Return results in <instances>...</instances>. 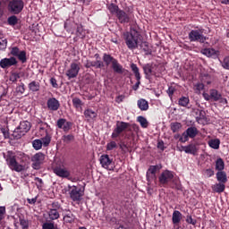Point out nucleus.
I'll return each instance as SVG.
<instances>
[{
  "label": "nucleus",
  "instance_id": "1a4fd4ad",
  "mask_svg": "<svg viewBox=\"0 0 229 229\" xmlns=\"http://www.w3.org/2000/svg\"><path fill=\"white\" fill-rule=\"evenodd\" d=\"M174 178V172H171L169 170H165L159 175L158 180H159L160 185H167L169 182H173Z\"/></svg>",
  "mask_w": 229,
  "mask_h": 229
},
{
  "label": "nucleus",
  "instance_id": "603ef678",
  "mask_svg": "<svg viewBox=\"0 0 229 229\" xmlns=\"http://www.w3.org/2000/svg\"><path fill=\"white\" fill-rule=\"evenodd\" d=\"M20 225L22 229L30 228V222L24 218H20Z\"/></svg>",
  "mask_w": 229,
  "mask_h": 229
},
{
  "label": "nucleus",
  "instance_id": "f8f14e48",
  "mask_svg": "<svg viewBox=\"0 0 229 229\" xmlns=\"http://www.w3.org/2000/svg\"><path fill=\"white\" fill-rule=\"evenodd\" d=\"M57 128L60 130H64V131L67 132L71 128H72V123L67 122V120L61 118L57 121Z\"/></svg>",
  "mask_w": 229,
  "mask_h": 229
},
{
  "label": "nucleus",
  "instance_id": "0e129e2a",
  "mask_svg": "<svg viewBox=\"0 0 229 229\" xmlns=\"http://www.w3.org/2000/svg\"><path fill=\"white\" fill-rule=\"evenodd\" d=\"M186 223H188V225H193V226H194L196 225L197 221L192 218V216L188 215L186 216Z\"/></svg>",
  "mask_w": 229,
  "mask_h": 229
},
{
  "label": "nucleus",
  "instance_id": "37998d69",
  "mask_svg": "<svg viewBox=\"0 0 229 229\" xmlns=\"http://www.w3.org/2000/svg\"><path fill=\"white\" fill-rule=\"evenodd\" d=\"M41 142L44 148H47V146L51 144V136L47 133L46 136L41 139Z\"/></svg>",
  "mask_w": 229,
  "mask_h": 229
},
{
  "label": "nucleus",
  "instance_id": "a878e982",
  "mask_svg": "<svg viewBox=\"0 0 229 229\" xmlns=\"http://www.w3.org/2000/svg\"><path fill=\"white\" fill-rule=\"evenodd\" d=\"M106 8L107 10H109L112 15H116L121 11V9H119V6L114 3L107 4Z\"/></svg>",
  "mask_w": 229,
  "mask_h": 229
},
{
  "label": "nucleus",
  "instance_id": "f257e3e1",
  "mask_svg": "<svg viewBox=\"0 0 229 229\" xmlns=\"http://www.w3.org/2000/svg\"><path fill=\"white\" fill-rule=\"evenodd\" d=\"M4 158L11 171H15L16 173H22V171H26V165L17 162V158L13 151H8L6 154H4Z\"/></svg>",
  "mask_w": 229,
  "mask_h": 229
},
{
  "label": "nucleus",
  "instance_id": "338daca9",
  "mask_svg": "<svg viewBox=\"0 0 229 229\" xmlns=\"http://www.w3.org/2000/svg\"><path fill=\"white\" fill-rule=\"evenodd\" d=\"M8 22L11 26H15L17 23V16H11L8 18Z\"/></svg>",
  "mask_w": 229,
  "mask_h": 229
},
{
  "label": "nucleus",
  "instance_id": "680f3d73",
  "mask_svg": "<svg viewBox=\"0 0 229 229\" xmlns=\"http://www.w3.org/2000/svg\"><path fill=\"white\" fill-rule=\"evenodd\" d=\"M21 50L19 49V47H14L11 48V55L13 56H19Z\"/></svg>",
  "mask_w": 229,
  "mask_h": 229
},
{
  "label": "nucleus",
  "instance_id": "7ed1b4c3",
  "mask_svg": "<svg viewBox=\"0 0 229 229\" xmlns=\"http://www.w3.org/2000/svg\"><path fill=\"white\" fill-rule=\"evenodd\" d=\"M8 12L13 15H18L24 9V1L10 0L7 5Z\"/></svg>",
  "mask_w": 229,
  "mask_h": 229
},
{
  "label": "nucleus",
  "instance_id": "6ab92c4d",
  "mask_svg": "<svg viewBox=\"0 0 229 229\" xmlns=\"http://www.w3.org/2000/svg\"><path fill=\"white\" fill-rule=\"evenodd\" d=\"M182 149L187 155H196L198 153V147L195 144H189L182 147Z\"/></svg>",
  "mask_w": 229,
  "mask_h": 229
},
{
  "label": "nucleus",
  "instance_id": "cd10ccee",
  "mask_svg": "<svg viewBox=\"0 0 229 229\" xmlns=\"http://www.w3.org/2000/svg\"><path fill=\"white\" fill-rule=\"evenodd\" d=\"M143 71L146 78H149L151 74L153 73V64H147L143 65Z\"/></svg>",
  "mask_w": 229,
  "mask_h": 229
},
{
  "label": "nucleus",
  "instance_id": "4c0bfd02",
  "mask_svg": "<svg viewBox=\"0 0 229 229\" xmlns=\"http://www.w3.org/2000/svg\"><path fill=\"white\" fill-rule=\"evenodd\" d=\"M221 144V140L219 139L211 140L208 141L209 148H212V149H217Z\"/></svg>",
  "mask_w": 229,
  "mask_h": 229
},
{
  "label": "nucleus",
  "instance_id": "5701e85b",
  "mask_svg": "<svg viewBox=\"0 0 229 229\" xmlns=\"http://www.w3.org/2000/svg\"><path fill=\"white\" fill-rule=\"evenodd\" d=\"M84 117L87 119V121H94V119L98 117V113L92 109H86L84 111Z\"/></svg>",
  "mask_w": 229,
  "mask_h": 229
},
{
  "label": "nucleus",
  "instance_id": "13d9d810",
  "mask_svg": "<svg viewBox=\"0 0 229 229\" xmlns=\"http://www.w3.org/2000/svg\"><path fill=\"white\" fill-rule=\"evenodd\" d=\"M117 148V143H115V141H111L109 143H107L106 145V149L107 151H112V149Z\"/></svg>",
  "mask_w": 229,
  "mask_h": 229
},
{
  "label": "nucleus",
  "instance_id": "bb28decb",
  "mask_svg": "<svg viewBox=\"0 0 229 229\" xmlns=\"http://www.w3.org/2000/svg\"><path fill=\"white\" fill-rule=\"evenodd\" d=\"M102 60H103L104 64L108 66V65H110V64L114 65V63L117 59L114 58V57H113L112 55H110L109 54H104Z\"/></svg>",
  "mask_w": 229,
  "mask_h": 229
},
{
  "label": "nucleus",
  "instance_id": "423d86ee",
  "mask_svg": "<svg viewBox=\"0 0 229 229\" xmlns=\"http://www.w3.org/2000/svg\"><path fill=\"white\" fill-rule=\"evenodd\" d=\"M70 198L72 201H80L83 198V191L78 186L68 185Z\"/></svg>",
  "mask_w": 229,
  "mask_h": 229
},
{
  "label": "nucleus",
  "instance_id": "a211bd4d",
  "mask_svg": "<svg viewBox=\"0 0 229 229\" xmlns=\"http://www.w3.org/2000/svg\"><path fill=\"white\" fill-rule=\"evenodd\" d=\"M99 160L104 169H108V167H110V165H112V159L108 155H102Z\"/></svg>",
  "mask_w": 229,
  "mask_h": 229
},
{
  "label": "nucleus",
  "instance_id": "20e7f679",
  "mask_svg": "<svg viewBox=\"0 0 229 229\" xmlns=\"http://www.w3.org/2000/svg\"><path fill=\"white\" fill-rule=\"evenodd\" d=\"M188 37L190 42H199L200 44H205V40H207V37L203 35V29L192 30L190 31Z\"/></svg>",
  "mask_w": 229,
  "mask_h": 229
},
{
  "label": "nucleus",
  "instance_id": "8fccbe9b",
  "mask_svg": "<svg viewBox=\"0 0 229 229\" xmlns=\"http://www.w3.org/2000/svg\"><path fill=\"white\" fill-rule=\"evenodd\" d=\"M181 128H182V123H174L171 124V130L174 133H176V131H180Z\"/></svg>",
  "mask_w": 229,
  "mask_h": 229
},
{
  "label": "nucleus",
  "instance_id": "58836bf2",
  "mask_svg": "<svg viewBox=\"0 0 229 229\" xmlns=\"http://www.w3.org/2000/svg\"><path fill=\"white\" fill-rule=\"evenodd\" d=\"M216 169L218 172L224 171L225 169V161H223V158H218L216 161Z\"/></svg>",
  "mask_w": 229,
  "mask_h": 229
},
{
  "label": "nucleus",
  "instance_id": "79ce46f5",
  "mask_svg": "<svg viewBox=\"0 0 229 229\" xmlns=\"http://www.w3.org/2000/svg\"><path fill=\"white\" fill-rule=\"evenodd\" d=\"M77 37H79L80 38H85L86 37V33H85V30H83V26L81 25H78L77 26V32H76Z\"/></svg>",
  "mask_w": 229,
  "mask_h": 229
},
{
  "label": "nucleus",
  "instance_id": "f704fd0d",
  "mask_svg": "<svg viewBox=\"0 0 229 229\" xmlns=\"http://www.w3.org/2000/svg\"><path fill=\"white\" fill-rule=\"evenodd\" d=\"M112 68L113 70L117 72V74H123V65H121V64H119V62L116 61L112 64Z\"/></svg>",
  "mask_w": 229,
  "mask_h": 229
},
{
  "label": "nucleus",
  "instance_id": "a18cd8bd",
  "mask_svg": "<svg viewBox=\"0 0 229 229\" xmlns=\"http://www.w3.org/2000/svg\"><path fill=\"white\" fill-rule=\"evenodd\" d=\"M42 140H34L32 141V147L36 151H38V149H42Z\"/></svg>",
  "mask_w": 229,
  "mask_h": 229
},
{
  "label": "nucleus",
  "instance_id": "412c9836",
  "mask_svg": "<svg viewBox=\"0 0 229 229\" xmlns=\"http://www.w3.org/2000/svg\"><path fill=\"white\" fill-rule=\"evenodd\" d=\"M18 128L21 131L23 135H26L31 130V123L28 121L21 122Z\"/></svg>",
  "mask_w": 229,
  "mask_h": 229
},
{
  "label": "nucleus",
  "instance_id": "dca6fc26",
  "mask_svg": "<svg viewBox=\"0 0 229 229\" xmlns=\"http://www.w3.org/2000/svg\"><path fill=\"white\" fill-rule=\"evenodd\" d=\"M86 69H90V67H95V69H103L105 67V63L100 60L90 61L87 60L85 64Z\"/></svg>",
  "mask_w": 229,
  "mask_h": 229
},
{
  "label": "nucleus",
  "instance_id": "2f4dec72",
  "mask_svg": "<svg viewBox=\"0 0 229 229\" xmlns=\"http://www.w3.org/2000/svg\"><path fill=\"white\" fill-rule=\"evenodd\" d=\"M212 189L215 192H218V193L225 192V182H218L213 185Z\"/></svg>",
  "mask_w": 229,
  "mask_h": 229
},
{
  "label": "nucleus",
  "instance_id": "f3484780",
  "mask_svg": "<svg viewBox=\"0 0 229 229\" xmlns=\"http://www.w3.org/2000/svg\"><path fill=\"white\" fill-rule=\"evenodd\" d=\"M54 173L60 178H69V176H71V173L67 169L62 168L60 166L54 168Z\"/></svg>",
  "mask_w": 229,
  "mask_h": 229
},
{
  "label": "nucleus",
  "instance_id": "69168bd1",
  "mask_svg": "<svg viewBox=\"0 0 229 229\" xmlns=\"http://www.w3.org/2000/svg\"><path fill=\"white\" fill-rule=\"evenodd\" d=\"M19 78H21V75L19 73L13 72L10 76V81L15 82L17 81V80H19Z\"/></svg>",
  "mask_w": 229,
  "mask_h": 229
},
{
  "label": "nucleus",
  "instance_id": "b1692460",
  "mask_svg": "<svg viewBox=\"0 0 229 229\" xmlns=\"http://www.w3.org/2000/svg\"><path fill=\"white\" fill-rule=\"evenodd\" d=\"M182 221V213L178 210H174L172 215V223L173 225H180Z\"/></svg>",
  "mask_w": 229,
  "mask_h": 229
},
{
  "label": "nucleus",
  "instance_id": "c756f323",
  "mask_svg": "<svg viewBox=\"0 0 229 229\" xmlns=\"http://www.w3.org/2000/svg\"><path fill=\"white\" fill-rule=\"evenodd\" d=\"M45 158H46V156H44V154L38 152L32 157L31 160H32V162H38L39 164H43Z\"/></svg>",
  "mask_w": 229,
  "mask_h": 229
},
{
  "label": "nucleus",
  "instance_id": "6e6552de",
  "mask_svg": "<svg viewBox=\"0 0 229 229\" xmlns=\"http://www.w3.org/2000/svg\"><path fill=\"white\" fill-rule=\"evenodd\" d=\"M51 207L52 208H48L47 211V216L50 221H56V219H60V212H58L60 204H58V202H53Z\"/></svg>",
  "mask_w": 229,
  "mask_h": 229
},
{
  "label": "nucleus",
  "instance_id": "ddd939ff",
  "mask_svg": "<svg viewBox=\"0 0 229 229\" xmlns=\"http://www.w3.org/2000/svg\"><path fill=\"white\" fill-rule=\"evenodd\" d=\"M116 17L120 22V24H128L130 22V13H126V12L120 9L117 13Z\"/></svg>",
  "mask_w": 229,
  "mask_h": 229
},
{
  "label": "nucleus",
  "instance_id": "7c9ffc66",
  "mask_svg": "<svg viewBox=\"0 0 229 229\" xmlns=\"http://www.w3.org/2000/svg\"><path fill=\"white\" fill-rule=\"evenodd\" d=\"M209 97L211 99H213V101H219L221 99V93H219V91L216 89H210Z\"/></svg>",
  "mask_w": 229,
  "mask_h": 229
},
{
  "label": "nucleus",
  "instance_id": "4be33fe9",
  "mask_svg": "<svg viewBox=\"0 0 229 229\" xmlns=\"http://www.w3.org/2000/svg\"><path fill=\"white\" fill-rule=\"evenodd\" d=\"M138 108L141 110V112H147V110H149V103L148 100L144 98H140L137 101Z\"/></svg>",
  "mask_w": 229,
  "mask_h": 229
},
{
  "label": "nucleus",
  "instance_id": "4d7b16f0",
  "mask_svg": "<svg viewBox=\"0 0 229 229\" xmlns=\"http://www.w3.org/2000/svg\"><path fill=\"white\" fill-rule=\"evenodd\" d=\"M34 180L36 182V185H37L38 189H42V187H44V181H42L41 178L35 177Z\"/></svg>",
  "mask_w": 229,
  "mask_h": 229
},
{
  "label": "nucleus",
  "instance_id": "5fc2aeb1",
  "mask_svg": "<svg viewBox=\"0 0 229 229\" xmlns=\"http://www.w3.org/2000/svg\"><path fill=\"white\" fill-rule=\"evenodd\" d=\"M157 169H158L157 165H150L149 168L148 169L147 173H148V174H154L155 176H157Z\"/></svg>",
  "mask_w": 229,
  "mask_h": 229
},
{
  "label": "nucleus",
  "instance_id": "6e6d98bb",
  "mask_svg": "<svg viewBox=\"0 0 229 229\" xmlns=\"http://www.w3.org/2000/svg\"><path fill=\"white\" fill-rule=\"evenodd\" d=\"M6 214V207L0 206V223L4 220V216Z\"/></svg>",
  "mask_w": 229,
  "mask_h": 229
},
{
  "label": "nucleus",
  "instance_id": "864d4df0",
  "mask_svg": "<svg viewBox=\"0 0 229 229\" xmlns=\"http://www.w3.org/2000/svg\"><path fill=\"white\" fill-rule=\"evenodd\" d=\"M8 46V40L6 38H0V51H4Z\"/></svg>",
  "mask_w": 229,
  "mask_h": 229
},
{
  "label": "nucleus",
  "instance_id": "49530a36",
  "mask_svg": "<svg viewBox=\"0 0 229 229\" xmlns=\"http://www.w3.org/2000/svg\"><path fill=\"white\" fill-rule=\"evenodd\" d=\"M64 29L66 30V31H68V33H74V29L72 28V22H71V21L67 20L64 22Z\"/></svg>",
  "mask_w": 229,
  "mask_h": 229
},
{
  "label": "nucleus",
  "instance_id": "9d476101",
  "mask_svg": "<svg viewBox=\"0 0 229 229\" xmlns=\"http://www.w3.org/2000/svg\"><path fill=\"white\" fill-rule=\"evenodd\" d=\"M80 64L72 63L70 64V68L65 72L66 76L68 77V80L78 78V74H80Z\"/></svg>",
  "mask_w": 229,
  "mask_h": 229
},
{
  "label": "nucleus",
  "instance_id": "de8ad7c7",
  "mask_svg": "<svg viewBox=\"0 0 229 229\" xmlns=\"http://www.w3.org/2000/svg\"><path fill=\"white\" fill-rule=\"evenodd\" d=\"M72 101L74 108H81V106L83 105V101H81V99L73 98Z\"/></svg>",
  "mask_w": 229,
  "mask_h": 229
},
{
  "label": "nucleus",
  "instance_id": "2eb2a0df",
  "mask_svg": "<svg viewBox=\"0 0 229 229\" xmlns=\"http://www.w3.org/2000/svg\"><path fill=\"white\" fill-rule=\"evenodd\" d=\"M47 106L48 110H52L53 112H56L58 108H60V101L55 98H49L47 102Z\"/></svg>",
  "mask_w": 229,
  "mask_h": 229
},
{
  "label": "nucleus",
  "instance_id": "ea45409f",
  "mask_svg": "<svg viewBox=\"0 0 229 229\" xmlns=\"http://www.w3.org/2000/svg\"><path fill=\"white\" fill-rule=\"evenodd\" d=\"M200 80H202L203 83H207V85H210V83H212L210 81L212 80V77L208 73H201Z\"/></svg>",
  "mask_w": 229,
  "mask_h": 229
},
{
  "label": "nucleus",
  "instance_id": "3c124183",
  "mask_svg": "<svg viewBox=\"0 0 229 229\" xmlns=\"http://www.w3.org/2000/svg\"><path fill=\"white\" fill-rule=\"evenodd\" d=\"M72 140H74V135L72 134L63 136V141L65 142L66 144H69V142H72Z\"/></svg>",
  "mask_w": 229,
  "mask_h": 229
},
{
  "label": "nucleus",
  "instance_id": "c85d7f7f",
  "mask_svg": "<svg viewBox=\"0 0 229 229\" xmlns=\"http://www.w3.org/2000/svg\"><path fill=\"white\" fill-rule=\"evenodd\" d=\"M140 47L144 51L145 55H151L152 53L151 47L148 42L146 41L141 42V44L140 45Z\"/></svg>",
  "mask_w": 229,
  "mask_h": 229
},
{
  "label": "nucleus",
  "instance_id": "e433bc0d",
  "mask_svg": "<svg viewBox=\"0 0 229 229\" xmlns=\"http://www.w3.org/2000/svg\"><path fill=\"white\" fill-rule=\"evenodd\" d=\"M42 229H60L58 225H55V222H44L42 224Z\"/></svg>",
  "mask_w": 229,
  "mask_h": 229
},
{
  "label": "nucleus",
  "instance_id": "bf43d9fd",
  "mask_svg": "<svg viewBox=\"0 0 229 229\" xmlns=\"http://www.w3.org/2000/svg\"><path fill=\"white\" fill-rule=\"evenodd\" d=\"M153 180H157V175L149 174V172H147V182L148 183H151Z\"/></svg>",
  "mask_w": 229,
  "mask_h": 229
},
{
  "label": "nucleus",
  "instance_id": "c03bdc74",
  "mask_svg": "<svg viewBox=\"0 0 229 229\" xmlns=\"http://www.w3.org/2000/svg\"><path fill=\"white\" fill-rule=\"evenodd\" d=\"M137 121L140 123L141 128H148V119H146L144 116H138Z\"/></svg>",
  "mask_w": 229,
  "mask_h": 229
},
{
  "label": "nucleus",
  "instance_id": "39448f33",
  "mask_svg": "<svg viewBox=\"0 0 229 229\" xmlns=\"http://www.w3.org/2000/svg\"><path fill=\"white\" fill-rule=\"evenodd\" d=\"M128 128H130L129 123L117 121L115 128L114 129L111 135L112 139H117V137H119L123 131H126Z\"/></svg>",
  "mask_w": 229,
  "mask_h": 229
},
{
  "label": "nucleus",
  "instance_id": "c9c22d12",
  "mask_svg": "<svg viewBox=\"0 0 229 229\" xmlns=\"http://www.w3.org/2000/svg\"><path fill=\"white\" fill-rule=\"evenodd\" d=\"M12 137H13V139H15L16 140H19V139H21L22 137H24V134H23L22 131L20 130L19 127H17L13 131Z\"/></svg>",
  "mask_w": 229,
  "mask_h": 229
},
{
  "label": "nucleus",
  "instance_id": "9b49d317",
  "mask_svg": "<svg viewBox=\"0 0 229 229\" xmlns=\"http://www.w3.org/2000/svg\"><path fill=\"white\" fill-rule=\"evenodd\" d=\"M19 62H17V58L14 56L9 58H3L0 60V67L2 69H10V67H13V65H17Z\"/></svg>",
  "mask_w": 229,
  "mask_h": 229
},
{
  "label": "nucleus",
  "instance_id": "393cba45",
  "mask_svg": "<svg viewBox=\"0 0 229 229\" xmlns=\"http://www.w3.org/2000/svg\"><path fill=\"white\" fill-rule=\"evenodd\" d=\"M216 180L219 183H226L228 182V177L226 176V172L220 171L216 173Z\"/></svg>",
  "mask_w": 229,
  "mask_h": 229
},
{
  "label": "nucleus",
  "instance_id": "a19ab883",
  "mask_svg": "<svg viewBox=\"0 0 229 229\" xmlns=\"http://www.w3.org/2000/svg\"><path fill=\"white\" fill-rule=\"evenodd\" d=\"M63 219L64 223H74L75 216L72 212H69L64 216Z\"/></svg>",
  "mask_w": 229,
  "mask_h": 229
},
{
  "label": "nucleus",
  "instance_id": "774afa93",
  "mask_svg": "<svg viewBox=\"0 0 229 229\" xmlns=\"http://www.w3.org/2000/svg\"><path fill=\"white\" fill-rule=\"evenodd\" d=\"M17 92L20 94H24L26 89H24V83H21L20 86L16 88Z\"/></svg>",
  "mask_w": 229,
  "mask_h": 229
},
{
  "label": "nucleus",
  "instance_id": "473e14b6",
  "mask_svg": "<svg viewBox=\"0 0 229 229\" xmlns=\"http://www.w3.org/2000/svg\"><path fill=\"white\" fill-rule=\"evenodd\" d=\"M29 89L31 92H38L40 90V83L33 81L29 84Z\"/></svg>",
  "mask_w": 229,
  "mask_h": 229
},
{
  "label": "nucleus",
  "instance_id": "0eeeda50",
  "mask_svg": "<svg viewBox=\"0 0 229 229\" xmlns=\"http://www.w3.org/2000/svg\"><path fill=\"white\" fill-rule=\"evenodd\" d=\"M199 131L196 127H189L180 137L179 140L180 142H187L190 139H194L196 135H198Z\"/></svg>",
  "mask_w": 229,
  "mask_h": 229
},
{
  "label": "nucleus",
  "instance_id": "052dcab7",
  "mask_svg": "<svg viewBox=\"0 0 229 229\" xmlns=\"http://www.w3.org/2000/svg\"><path fill=\"white\" fill-rule=\"evenodd\" d=\"M222 67L229 71V57H225L222 62Z\"/></svg>",
  "mask_w": 229,
  "mask_h": 229
},
{
  "label": "nucleus",
  "instance_id": "e2e57ef3",
  "mask_svg": "<svg viewBox=\"0 0 229 229\" xmlns=\"http://www.w3.org/2000/svg\"><path fill=\"white\" fill-rule=\"evenodd\" d=\"M194 89L197 92H201L205 89V84L203 83H197L194 85Z\"/></svg>",
  "mask_w": 229,
  "mask_h": 229
},
{
  "label": "nucleus",
  "instance_id": "72a5a7b5",
  "mask_svg": "<svg viewBox=\"0 0 229 229\" xmlns=\"http://www.w3.org/2000/svg\"><path fill=\"white\" fill-rule=\"evenodd\" d=\"M189 103H191V100L187 97H182L178 100V105L180 106H183L184 108H187V106H189Z\"/></svg>",
  "mask_w": 229,
  "mask_h": 229
},
{
  "label": "nucleus",
  "instance_id": "f03ea898",
  "mask_svg": "<svg viewBox=\"0 0 229 229\" xmlns=\"http://www.w3.org/2000/svg\"><path fill=\"white\" fill-rule=\"evenodd\" d=\"M125 37V44L128 49L133 51V49H137L139 47V32L137 30H132L131 32H127L124 34Z\"/></svg>",
  "mask_w": 229,
  "mask_h": 229
},
{
  "label": "nucleus",
  "instance_id": "aec40b11",
  "mask_svg": "<svg viewBox=\"0 0 229 229\" xmlns=\"http://www.w3.org/2000/svg\"><path fill=\"white\" fill-rule=\"evenodd\" d=\"M202 54L208 56V58H217V55H219V51L214 48H206L202 50Z\"/></svg>",
  "mask_w": 229,
  "mask_h": 229
},
{
  "label": "nucleus",
  "instance_id": "09e8293b",
  "mask_svg": "<svg viewBox=\"0 0 229 229\" xmlns=\"http://www.w3.org/2000/svg\"><path fill=\"white\" fill-rule=\"evenodd\" d=\"M17 58L18 60H20V62H21V64H26V51H21L20 54L17 55Z\"/></svg>",
  "mask_w": 229,
  "mask_h": 229
},
{
  "label": "nucleus",
  "instance_id": "4468645a",
  "mask_svg": "<svg viewBox=\"0 0 229 229\" xmlns=\"http://www.w3.org/2000/svg\"><path fill=\"white\" fill-rule=\"evenodd\" d=\"M131 69L137 80L136 84L133 86V90H137L139 89V85H140V72H139V67L135 64H131Z\"/></svg>",
  "mask_w": 229,
  "mask_h": 229
}]
</instances>
